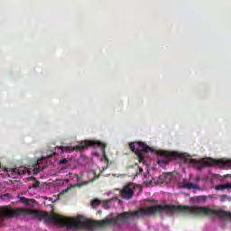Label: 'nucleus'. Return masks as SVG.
<instances>
[{
    "instance_id": "1",
    "label": "nucleus",
    "mask_w": 231,
    "mask_h": 231,
    "mask_svg": "<svg viewBox=\"0 0 231 231\" xmlns=\"http://www.w3.org/2000/svg\"><path fill=\"white\" fill-rule=\"evenodd\" d=\"M26 217V208H12L10 206L0 207V219H14V217Z\"/></svg>"
},
{
    "instance_id": "2",
    "label": "nucleus",
    "mask_w": 231,
    "mask_h": 231,
    "mask_svg": "<svg viewBox=\"0 0 231 231\" xmlns=\"http://www.w3.org/2000/svg\"><path fill=\"white\" fill-rule=\"evenodd\" d=\"M186 163H191V165H199V167H212L214 163L216 165H218V167H228V169H231V161H226L223 159L217 160V161H212V160H202L198 161L193 158H185Z\"/></svg>"
},
{
    "instance_id": "3",
    "label": "nucleus",
    "mask_w": 231,
    "mask_h": 231,
    "mask_svg": "<svg viewBox=\"0 0 231 231\" xmlns=\"http://www.w3.org/2000/svg\"><path fill=\"white\" fill-rule=\"evenodd\" d=\"M137 149L135 151V154L139 160V162H144L145 157L143 156V152H152V148H151L147 143L139 142L137 143Z\"/></svg>"
},
{
    "instance_id": "4",
    "label": "nucleus",
    "mask_w": 231,
    "mask_h": 231,
    "mask_svg": "<svg viewBox=\"0 0 231 231\" xmlns=\"http://www.w3.org/2000/svg\"><path fill=\"white\" fill-rule=\"evenodd\" d=\"M88 147H98L99 149H102L103 151V158L107 165H109V158L107 157V154L106 153V147H107L106 143H104L100 141H88Z\"/></svg>"
},
{
    "instance_id": "5",
    "label": "nucleus",
    "mask_w": 231,
    "mask_h": 231,
    "mask_svg": "<svg viewBox=\"0 0 231 231\" xmlns=\"http://www.w3.org/2000/svg\"><path fill=\"white\" fill-rule=\"evenodd\" d=\"M60 151H62V149H65V151H69V152H73V151H84V149H86V147H88V141L85 140L83 143H80L79 144L76 145L75 147H71V146H57Z\"/></svg>"
},
{
    "instance_id": "6",
    "label": "nucleus",
    "mask_w": 231,
    "mask_h": 231,
    "mask_svg": "<svg viewBox=\"0 0 231 231\" xmlns=\"http://www.w3.org/2000/svg\"><path fill=\"white\" fill-rule=\"evenodd\" d=\"M28 172V168L22 166L20 168H14L12 171H7L9 178H17V176H23Z\"/></svg>"
},
{
    "instance_id": "7",
    "label": "nucleus",
    "mask_w": 231,
    "mask_h": 231,
    "mask_svg": "<svg viewBox=\"0 0 231 231\" xmlns=\"http://www.w3.org/2000/svg\"><path fill=\"white\" fill-rule=\"evenodd\" d=\"M121 196L124 199H131V198L134 196V190H133L131 185L128 184L123 188L121 190Z\"/></svg>"
},
{
    "instance_id": "8",
    "label": "nucleus",
    "mask_w": 231,
    "mask_h": 231,
    "mask_svg": "<svg viewBox=\"0 0 231 231\" xmlns=\"http://www.w3.org/2000/svg\"><path fill=\"white\" fill-rule=\"evenodd\" d=\"M17 199H19L20 203L25 207H30L32 208L35 206V199H26V197L18 195Z\"/></svg>"
},
{
    "instance_id": "9",
    "label": "nucleus",
    "mask_w": 231,
    "mask_h": 231,
    "mask_svg": "<svg viewBox=\"0 0 231 231\" xmlns=\"http://www.w3.org/2000/svg\"><path fill=\"white\" fill-rule=\"evenodd\" d=\"M159 156H162L163 158H167V160H176L178 158V152H169L165 150H162L159 152Z\"/></svg>"
},
{
    "instance_id": "10",
    "label": "nucleus",
    "mask_w": 231,
    "mask_h": 231,
    "mask_svg": "<svg viewBox=\"0 0 231 231\" xmlns=\"http://www.w3.org/2000/svg\"><path fill=\"white\" fill-rule=\"evenodd\" d=\"M182 189H187L188 190H200L201 188L198 184L192 182H184Z\"/></svg>"
},
{
    "instance_id": "11",
    "label": "nucleus",
    "mask_w": 231,
    "mask_h": 231,
    "mask_svg": "<svg viewBox=\"0 0 231 231\" xmlns=\"http://www.w3.org/2000/svg\"><path fill=\"white\" fill-rule=\"evenodd\" d=\"M83 180H84V175H79V176L77 175L76 187H84V185H88V181Z\"/></svg>"
},
{
    "instance_id": "12",
    "label": "nucleus",
    "mask_w": 231,
    "mask_h": 231,
    "mask_svg": "<svg viewBox=\"0 0 231 231\" xmlns=\"http://www.w3.org/2000/svg\"><path fill=\"white\" fill-rule=\"evenodd\" d=\"M88 183H91L93 181H95V180H98V176L97 173H95V171H88Z\"/></svg>"
},
{
    "instance_id": "13",
    "label": "nucleus",
    "mask_w": 231,
    "mask_h": 231,
    "mask_svg": "<svg viewBox=\"0 0 231 231\" xmlns=\"http://www.w3.org/2000/svg\"><path fill=\"white\" fill-rule=\"evenodd\" d=\"M29 180L33 181L32 184V189H37L41 185V181L35 180L34 177H31Z\"/></svg>"
},
{
    "instance_id": "14",
    "label": "nucleus",
    "mask_w": 231,
    "mask_h": 231,
    "mask_svg": "<svg viewBox=\"0 0 231 231\" xmlns=\"http://www.w3.org/2000/svg\"><path fill=\"white\" fill-rule=\"evenodd\" d=\"M101 203H102V200H100L98 199H94L90 202V205H91L92 208H97V207H98Z\"/></svg>"
},
{
    "instance_id": "15",
    "label": "nucleus",
    "mask_w": 231,
    "mask_h": 231,
    "mask_svg": "<svg viewBox=\"0 0 231 231\" xmlns=\"http://www.w3.org/2000/svg\"><path fill=\"white\" fill-rule=\"evenodd\" d=\"M33 174H39L41 172V167L39 166V161H37V164L35 165L34 169L32 170Z\"/></svg>"
},
{
    "instance_id": "16",
    "label": "nucleus",
    "mask_w": 231,
    "mask_h": 231,
    "mask_svg": "<svg viewBox=\"0 0 231 231\" xmlns=\"http://www.w3.org/2000/svg\"><path fill=\"white\" fill-rule=\"evenodd\" d=\"M129 147H130V150H131L132 152L136 153V146L134 145V143H130Z\"/></svg>"
},
{
    "instance_id": "17",
    "label": "nucleus",
    "mask_w": 231,
    "mask_h": 231,
    "mask_svg": "<svg viewBox=\"0 0 231 231\" xmlns=\"http://www.w3.org/2000/svg\"><path fill=\"white\" fill-rule=\"evenodd\" d=\"M216 190H225V184H218L215 187Z\"/></svg>"
},
{
    "instance_id": "18",
    "label": "nucleus",
    "mask_w": 231,
    "mask_h": 231,
    "mask_svg": "<svg viewBox=\"0 0 231 231\" xmlns=\"http://www.w3.org/2000/svg\"><path fill=\"white\" fill-rule=\"evenodd\" d=\"M1 199L3 201H6V199H10V194L6 193L1 196Z\"/></svg>"
},
{
    "instance_id": "19",
    "label": "nucleus",
    "mask_w": 231,
    "mask_h": 231,
    "mask_svg": "<svg viewBox=\"0 0 231 231\" xmlns=\"http://www.w3.org/2000/svg\"><path fill=\"white\" fill-rule=\"evenodd\" d=\"M103 208H106V210L109 208V201L106 200L103 202Z\"/></svg>"
},
{
    "instance_id": "20",
    "label": "nucleus",
    "mask_w": 231,
    "mask_h": 231,
    "mask_svg": "<svg viewBox=\"0 0 231 231\" xmlns=\"http://www.w3.org/2000/svg\"><path fill=\"white\" fill-rule=\"evenodd\" d=\"M231 189V183H225L224 184V190H229Z\"/></svg>"
},
{
    "instance_id": "21",
    "label": "nucleus",
    "mask_w": 231,
    "mask_h": 231,
    "mask_svg": "<svg viewBox=\"0 0 231 231\" xmlns=\"http://www.w3.org/2000/svg\"><path fill=\"white\" fill-rule=\"evenodd\" d=\"M157 163L160 165L161 163H163L164 165H167L169 163V161L167 160H159Z\"/></svg>"
},
{
    "instance_id": "22",
    "label": "nucleus",
    "mask_w": 231,
    "mask_h": 231,
    "mask_svg": "<svg viewBox=\"0 0 231 231\" xmlns=\"http://www.w3.org/2000/svg\"><path fill=\"white\" fill-rule=\"evenodd\" d=\"M66 163H68V160L67 159H62L59 162L60 165H66Z\"/></svg>"
},
{
    "instance_id": "23",
    "label": "nucleus",
    "mask_w": 231,
    "mask_h": 231,
    "mask_svg": "<svg viewBox=\"0 0 231 231\" xmlns=\"http://www.w3.org/2000/svg\"><path fill=\"white\" fill-rule=\"evenodd\" d=\"M207 200V198L206 197H199V201H206Z\"/></svg>"
},
{
    "instance_id": "24",
    "label": "nucleus",
    "mask_w": 231,
    "mask_h": 231,
    "mask_svg": "<svg viewBox=\"0 0 231 231\" xmlns=\"http://www.w3.org/2000/svg\"><path fill=\"white\" fill-rule=\"evenodd\" d=\"M140 172H143V169L140 168L139 169Z\"/></svg>"
},
{
    "instance_id": "25",
    "label": "nucleus",
    "mask_w": 231,
    "mask_h": 231,
    "mask_svg": "<svg viewBox=\"0 0 231 231\" xmlns=\"http://www.w3.org/2000/svg\"><path fill=\"white\" fill-rule=\"evenodd\" d=\"M58 196H59V198H60V196H62V193H60Z\"/></svg>"
}]
</instances>
